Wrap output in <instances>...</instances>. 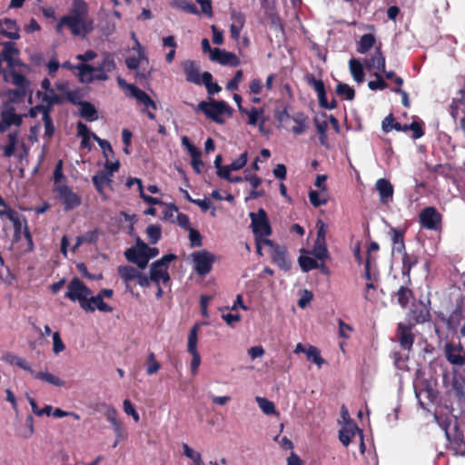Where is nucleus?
Wrapping results in <instances>:
<instances>
[{"label":"nucleus","mask_w":465,"mask_h":465,"mask_svg":"<svg viewBox=\"0 0 465 465\" xmlns=\"http://www.w3.org/2000/svg\"><path fill=\"white\" fill-rule=\"evenodd\" d=\"M92 294V291L78 278H73L67 285L65 297L72 302H78L81 308L85 312H94V308L90 305L88 297Z\"/></svg>","instance_id":"1"},{"label":"nucleus","mask_w":465,"mask_h":465,"mask_svg":"<svg viewBox=\"0 0 465 465\" xmlns=\"http://www.w3.org/2000/svg\"><path fill=\"white\" fill-rule=\"evenodd\" d=\"M197 108L203 113L207 118L220 124L225 122L223 117V114L228 116H232V107L224 101L212 100L210 103L202 101L198 104Z\"/></svg>","instance_id":"2"},{"label":"nucleus","mask_w":465,"mask_h":465,"mask_svg":"<svg viewBox=\"0 0 465 465\" xmlns=\"http://www.w3.org/2000/svg\"><path fill=\"white\" fill-rule=\"evenodd\" d=\"M64 26H67L74 35H85L93 30V21L74 15H64L57 24V32H61Z\"/></svg>","instance_id":"3"},{"label":"nucleus","mask_w":465,"mask_h":465,"mask_svg":"<svg viewBox=\"0 0 465 465\" xmlns=\"http://www.w3.org/2000/svg\"><path fill=\"white\" fill-rule=\"evenodd\" d=\"M249 216L255 239H267L266 237L270 236L272 231L265 210L260 208L257 213H250Z\"/></svg>","instance_id":"4"},{"label":"nucleus","mask_w":465,"mask_h":465,"mask_svg":"<svg viewBox=\"0 0 465 465\" xmlns=\"http://www.w3.org/2000/svg\"><path fill=\"white\" fill-rule=\"evenodd\" d=\"M176 259V255L170 253L163 255L161 259L153 262L150 268V279L155 283H166L170 281L168 267L171 262Z\"/></svg>","instance_id":"5"},{"label":"nucleus","mask_w":465,"mask_h":465,"mask_svg":"<svg viewBox=\"0 0 465 465\" xmlns=\"http://www.w3.org/2000/svg\"><path fill=\"white\" fill-rule=\"evenodd\" d=\"M263 245L270 247V255L273 263L281 270L288 272L292 267L291 260L288 257L287 248L275 243L270 239L262 240Z\"/></svg>","instance_id":"6"},{"label":"nucleus","mask_w":465,"mask_h":465,"mask_svg":"<svg viewBox=\"0 0 465 465\" xmlns=\"http://www.w3.org/2000/svg\"><path fill=\"white\" fill-rule=\"evenodd\" d=\"M419 223L426 230L440 231L442 226V214L434 206L425 207L419 213Z\"/></svg>","instance_id":"7"},{"label":"nucleus","mask_w":465,"mask_h":465,"mask_svg":"<svg viewBox=\"0 0 465 465\" xmlns=\"http://www.w3.org/2000/svg\"><path fill=\"white\" fill-rule=\"evenodd\" d=\"M193 262V269L200 276H205L213 269V264L215 262V255L207 250H201L192 253Z\"/></svg>","instance_id":"8"},{"label":"nucleus","mask_w":465,"mask_h":465,"mask_svg":"<svg viewBox=\"0 0 465 465\" xmlns=\"http://www.w3.org/2000/svg\"><path fill=\"white\" fill-rule=\"evenodd\" d=\"M459 97L453 98L450 106V114L455 123L459 122L457 130H460L465 135V92L460 90Z\"/></svg>","instance_id":"9"},{"label":"nucleus","mask_w":465,"mask_h":465,"mask_svg":"<svg viewBox=\"0 0 465 465\" xmlns=\"http://www.w3.org/2000/svg\"><path fill=\"white\" fill-rule=\"evenodd\" d=\"M55 191L57 193V198L64 204L65 211L75 209L81 205V196L74 193L68 185H59Z\"/></svg>","instance_id":"10"},{"label":"nucleus","mask_w":465,"mask_h":465,"mask_svg":"<svg viewBox=\"0 0 465 465\" xmlns=\"http://www.w3.org/2000/svg\"><path fill=\"white\" fill-rule=\"evenodd\" d=\"M79 81L84 84H91L94 80L105 81L108 79L107 73L97 71L95 66L88 64H77Z\"/></svg>","instance_id":"11"},{"label":"nucleus","mask_w":465,"mask_h":465,"mask_svg":"<svg viewBox=\"0 0 465 465\" xmlns=\"http://www.w3.org/2000/svg\"><path fill=\"white\" fill-rule=\"evenodd\" d=\"M307 82L309 85L312 86L314 90L317 92L319 104L321 107L329 110H332L337 107V102L335 98H332L331 102H328L326 96V90L322 80H318L314 77V75L310 74L307 76Z\"/></svg>","instance_id":"12"},{"label":"nucleus","mask_w":465,"mask_h":465,"mask_svg":"<svg viewBox=\"0 0 465 465\" xmlns=\"http://www.w3.org/2000/svg\"><path fill=\"white\" fill-rule=\"evenodd\" d=\"M444 355L447 361L456 366L465 364V350L460 343L446 342L444 346Z\"/></svg>","instance_id":"13"},{"label":"nucleus","mask_w":465,"mask_h":465,"mask_svg":"<svg viewBox=\"0 0 465 465\" xmlns=\"http://www.w3.org/2000/svg\"><path fill=\"white\" fill-rule=\"evenodd\" d=\"M413 324L399 322L396 329V336L401 347L403 350L411 351L415 336L412 333Z\"/></svg>","instance_id":"14"},{"label":"nucleus","mask_w":465,"mask_h":465,"mask_svg":"<svg viewBox=\"0 0 465 465\" xmlns=\"http://www.w3.org/2000/svg\"><path fill=\"white\" fill-rule=\"evenodd\" d=\"M446 438L450 443V449L454 452V455H465L464 433L459 429L456 421L453 426V431L447 433Z\"/></svg>","instance_id":"15"},{"label":"nucleus","mask_w":465,"mask_h":465,"mask_svg":"<svg viewBox=\"0 0 465 465\" xmlns=\"http://www.w3.org/2000/svg\"><path fill=\"white\" fill-rule=\"evenodd\" d=\"M19 53L14 42H5L3 44L1 61L6 62L9 69H15L23 64L18 57Z\"/></svg>","instance_id":"16"},{"label":"nucleus","mask_w":465,"mask_h":465,"mask_svg":"<svg viewBox=\"0 0 465 465\" xmlns=\"http://www.w3.org/2000/svg\"><path fill=\"white\" fill-rule=\"evenodd\" d=\"M141 245L142 240L137 238L136 245L125 250L124 256L128 262L136 264L139 269L143 270L146 268L147 263L145 253Z\"/></svg>","instance_id":"17"},{"label":"nucleus","mask_w":465,"mask_h":465,"mask_svg":"<svg viewBox=\"0 0 465 465\" xmlns=\"http://www.w3.org/2000/svg\"><path fill=\"white\" fill-rule=\"evenodd\" d=\"M439 318L446 323V327L450 331H457L462 320L464 319V312L461 304H456L450 314L446 317L443 313H440Z\"/></svg>","instance_id":"18"},{"label":"nucleus","mask_w":465,"mask_h":465,"mask_svg":"<svg viewBox=\"0 0 465 465\" xmlns=\"http://www.w3.org/2000/svg\"><path fill=\"white\" fill-rule=\"evenodd\" d=\"M211 60L222 65H231L234 67L241 64L239 57L235 54L219 48H213Z\"/></svg>","instance_id":"19"},{"label":"nucleus","mask_w":465,"mask_h":465,"mask_svg":"<svg viewBox=\"0 0 465 465\" xmlns=\"http://www.w3.org/2000/svg\"><path fill=\"white\" fill-rule=\"evenodd\" d=\"M13 223L14 231H15V238L16 240L20 239L21 237V232L23 228V223H25L24 227V235L26 238V240L32 243V236L30 233V231L26 225V221L23 215H21L18 212L17 213H11L10 218L8 219Z\"/></svg>","instance_id":"20"},{"label":"nucleus","mask_w":465,"mask_h":465,"mask_svg":"<svg viewBox=\"0 0 465 465\" xmlns=\"http://www.w3.org/2000/svg\"><path fill=\"white\" fill-rule=\"evenodd\" d=\"M359 433L362 440L361 431L359 430L357 424L353 420H349L339 431V440L344 446H348L351 443V439Z\"/></svg>","instance_id":"21"},{"label":"nucleus","mask_w":465,"mask_h":465,"mask_svg":"<svg viewBox=\"0 0 465 465\" xmlns=\"http://www.w3.org/2000/svg\"><path fill=\"white\" fill-rule=\"evenodd\" d=\"M19 31L15 20L10 18L0 19V35L12 40H17L20 37Z\"/></svg>","instance_id":"22"},{"label":"nucleus","mask_w":465,"mask_h":465,"mask_svg":"<svg viewBox=\"0 0 465 465\" xmlns=\"http://www.w3.org/2000/svg\"><path fill=\"white\" fill-rule=\"evenodd\" d=\"M375 186L379 192L381 203H387L392 200L394 189L389 180L380 178L377 180Z\"/></svg>","instance_id":"23"},{"label":"nucleus","mask_w":465,"mask_h":465,"mask_svg":"<svg viewBox=\"0 0 465 465\" xmlns=\"http://www.w3.org/2000/svg\"><path fill=\"white\" fill-rule=\"evenodd\" d=\"M182 66L187 82L201 84L200 66L194 61L186 60L183 62Z\"/></svg>","instance_id":"24"},{"label":"nucleus","mask_w":465,"mask_h":465,"mask_svg":"<svg viewBox=\"0 0 465 465\" xmlns=\"http://www.w3.org/2000/svg\"><path fill=\"white\" fill-rule=\"evenodd\" d=\"M364 64L369 70L376 68L385 72V56L381 52V45L375 48L374 53L370 58L364 60Z\"/></svg>","instance_id":"25"},{"label":"nucleus","mask_w":465,"mask_h":465,"mask_svg":"<svg viewBox=\"0 0 465 465\" xmlns=\"http://www.w3.org/2000/svg\"><path fill=\"white\" fill-rule=\"evenodd\" d=\"M401 273L404 277L407 278V284L411 282V269L418 263L419 259L418 256L414 253H408L406 251L401 252Z\"/></svg>","instance_id":"26"},{"label":"nucleus","mask_w":465,"mask_h":465,"mask_svg":"<svg viewBox=\"0 0 465 465\" xmlns=\"http://www.w3.org/2000/svg\"><path fill=\"white\" fill-rule=\"evenodd\" d=\"M26 116V114L21 115L17 114L15 113V107L11 106L6 109H4L1 112V119L5 123V125L8 127L15 125V126H21L23 124V117Z\"/></svg>","instance_id":"27"},{"label":"nucleus","mask_w":465,"mask_h":465,"mask_svg":"<svg viewBox=\"0 0 465 465\" xmlns=\"http://www.w3.org/2000/svg\"><path fill=\"white\" fill-rule=\"evenodd\" d=\"M414 323H425L430 320V310L423 304L414 305L410 312Z\"/></svg>","instance_id":"28"},{"label":"nucleus","mask_w":465,"mask_h":465,"mask_svg":"<svg viewBox=\"0 0 465 465\" xmlns=\"http://www.w3.org/2000/svg\"><path fill=\"white\" fill-rule=\"evenodd\" d=\"M292 120L296 124L292 129L296 135L303 134L309 128V117L302 112L294 114Z\"/></svg>","instance_id":"29"},{"label":"nucleus","mask_w":465,"mask_h":465,"mask_svg":"<svg viewBox=\"0 0 465 465\" xmlns=\"http://www.w3.org/2000/svg\"><path fill=\"white\" fill-rule=\"evenodd\" d=\"M4 360L10 365H15L26 371H29L32 374V376L35 373V371L32 370L29 362L22 357H19L13 353H7L6 355L4 356Z\"/></svg>","instance_id":"30"},{"label":"nucleus","mask_w":465,"mask_h":465,"mask_svg":"<svg viewBox=\"0 0 465 465\" xmlns=\"http://www.w3.org/2000/svg\"><path fill=\"white\" fill-rule=\"evenodd\" d=\"M117 272L127 286L131 281L137 279L140 272L136 268L130 265H121L117 268Z\"/></svg>","instance_id":"31"},{"label":"nucleus","mask_w":465,"mask_h":465,"mask_svg":"<svg viewBox=\"0 0 465 465\" xmlns=\"http://www.w3.org/2000/svg\"><path fill=\"white\" fill-rule=\"evenodd\" d=\"M392 251L401 253L405 251L404 232L398 228H391Z\"/></svg>","instance_id":"32"},{"label":"nucleus","mask_w":465,"mask_h":465,"mask_svg":"<svg viewBox=\"0 0 465 465\" xmlns=\"http://www.w3.org/2000/svg\"><path fill=\"white\" fill-rule=\"evenodd\" d=\"M398 303L401 308L405 309L408 307L411 299H413V292L407 285L401 286L396 292Z\"/></svg>","instance_id":"33"},{"label":"nucleus","mask_w":465,"mask_h":465,"mask_svg":"<svg viewBox=\"0 0 465 465\" xmlns=\"http://www.w3.org/2000/svg\"><path fill=\"white\" fill-rule=\"evenodd\" d=\"M349 67L353 79L357 83H362L364 81V70L361 63L356 58H351L349 61Z\"/></svg>","instance_id":"34"},{"label":"nucleus","mask_w":465,"mask_h":465,"mask_svg":"<svg viewBox=\"0 0 465 465\" xmlns=\"http://www.w3.org/2000/svg\"><path fill=\"white\" fill-rule=\"evenodd\" d=\"M80 115L89 122L95 121L98 118L97 110L90 102L80 103Z\"/></svg>","instance_id":"35"},{"label":"nucleus","mask_w":465,"mask_h":465,"mask_svg":"<svg viewBox=\"0 0 465 465\" xmlns=\"http://www.w3.org/2000/svg\"><path fill=\"white\" fill-rule=\"evenodd\" d=\"M134 183H137L139 191H140V197L146 203H148L150 205H162V204H163L162 200H160L158 198H155V197H153V196H150V195H147V194H145L143 193V183H142V181L140 179H138V178L131 179V180L128 181L127 184H128V186H132V184Z\"/></svg>","instance_id":"36"},{"label":"nucleus","mask_w":465,"mask_h":465,"mask_svg":"<svg viewBox=\"0 0 465 465\" xmlns=\"http://www.w3.org/2000/svg\"><path fill=\"white\" fill-rule=\"evenodd\" d=\"M376 39L371 34H364L357 46V52L360 54H366L369 52L375 45Z\"/></svg>","instance_id":"37"},{"label":"nucleus","mask_w":465,"mask_h":465,"mask_svg":"<svg viewBox=\"0 0 465 465\" xmlns=\"http://www.w3.org/2000/svg\"><path fill=\"white\" fill-rule=\"evenodd\" d=\"M33 377L36 380L46 381V382L53 384L54 386H57V387H63L65 384V382L62 379H60L59 377L54 376L49 372L35 371Z\"/></svg>","instance_id":"38"},{"label":"nucleus","mask_w":465,"mask_h":465,"mask_svg":"<svg viewBox=\"0 0 465 465\" xmlns=\"http://www.w3.org/2000/svg\"><path fill=\"white\" fill-rule=\"evenodd\" d=\"M92 182L96 191L100 194H103L104 184L111 183L112 179L109 177L108 173H105V172H98L92 177Z\"/></svg>","instance_id":"39"},{"label":"nucleus","mask_w":465,"mask_h":465,"mask_svg":"<svg viewBox=\"0 0 465 465\" xmlns=\"http://www.w3.org/2000/svg\"><path fill=\"white\" fill-rule=\"evenodd\" d=\"M133 97H134L139 104H142L146 107H150L153 110L157 109L155 102L149 96L147 93H145L140 88L134 89V94Z\"/></svg>","instance_id":"40"},{"label":"nucleus","mask_w":465,"mask_h":465,"mask_svg":"<svg viewBox=\"0 0 465 465\" xmlns=\"http://www.w3.org/2000/svg\"><path fill=\"white\" fill-rule=\"evenodd\" d=\"M307 360L312 361L320 369L325 363V360L321 356L320 351L313 345H309L306 350Z\"/></svg>","instance_id":"41"},{"label":"nucleus","mask_w":465,"mask_h":465,"mask_svg":"<svg viewBox=\"0 0 465 465\" xmlns=\"http://www.w3.org/2000/svg\"><path fill=\"white\" fill-rule=\"evenodd\" d=\"M172 6L187 14L199 15V11L196 5L188 0H174L172 4Z\"/></svg>","instance_id":"42"},{"label":"nucleus","mask_w":465,"mask_h":465,"mask_svg":"<svg viewBox=\"0 0 465 465\" xmlns=\"http://www.w3.org/2000/svg\"><path fill=\"white\" fill-rule=\"evenodd\" d=\"M7 144L4 147V156L6 158H10L15 154L18 135L17 133H10L7 135Z\"/></svg>","instance_id":"43"},{"label":"nucleus","mask_w":465,"mask_h":465,"mask_svg":"<svg viewBox=\"0 0 465 465\" xmlns=\"http://www.w3.org/2000/svg\"><path fill=\"white\" fill-rule=\"evenodd\" d=\"M88 301H90V305L94 308V312L95 309L104 312H111L113 311V308L104 302L102 295L97 294L90 298L88 297Z\"/></svg>","instance_id":"44"},{"label":"nucleus","mask_w":465,"mask_h":465,"mask_svg":"<svg viewBox=\"0 0 465 465\" xmlns=\"http://www.w3.org/2000/svg\"><path fill=\"white\" fill-rule=\"evenodd\" d=\"M336 94L346 100H353L355 97V90L349 84L344 83H339L336 85Z\"/></svg>","instance_id":"45"},{"label":"nucleus","mask_w":465,"mask_h":465,"mask_svg":"<svg viewBox=\"0 0 465 465\" xmlns=\"http://www.w3.org/2000/svg\"><path fill=\"white\" fill-rule=\"evenodd\" d=\"M183 454L192 460V465H203L202 455L200 452L193 450L187 443L183 444Z\"/></svg>","instance_id":"46"},{"label":"nucleus","mask_w":465,"mask_h":465,"mask_svg":"<svg viewBox=\"0 0 465 465\" xmlns=\"http://www.w3.org/2000/svg\"><path fill=\"white\" fill-rule=\"evenodd\" d=\"M312 254L318 260L324 261L329 256V252L325 242L316 241Z\"/></svg>","instance_id":"47"},{"label":"nucleus","mask_w":465,"mask_h":465,"mask_svg":"<svg viewBox=\"0 0 465 465\" xmlns=\"http://www.w3.org/2000/svg\"><path fill=\"white\" fill-rule=\"evenodd\" d=\"M146 374L151 376L156 373L161 369V364L157 361L155 354L149 352L146 358Z\"/></svg>","instance_id":"48"},{"label":"nucleus","mask_w":465,"mask_h":465,"mask_svg":"<svg viewBox=\"0 0 465 465\" xmlns=\"http://www.w3.org/2000/svg\"><path fill=\"white\" fill-rule=\"evenodd\" d=\"M299 264L304 272L317 269L319 266V262L315 259L306 255L299 257Z\"/></svg>","instance_id":"49"},{"label":"nucleus","mask_w":465,"mask_h":465,"mask_svg":"<svg viewBox=\"0 0 465 465\" xmlns=\"http://www.w3.org/2000/svg\"><path fill=\"white\" fill-rule=\"evenodd\" d=\"M73 15L74 16H79L83 19H86L87 15V5L84 0H74L73 1Z\"/></svg>","instance_id":"50"},{"label":"nucleus","mask_w":465,"mask_h":465,"mask_svg":"<svg viewBox=\"0 0 465 465\" xmlns=\"http://www.w3.org/2000/svg\"><path fill=\"white\" fill-rule=\"evenodd\" d=\"M198 325H193L188 336L187 350L189 353L197 352Z\"/></svg>","instance_id":"51"},{"label":"nucleus","mask_w":465,"mask_h":465,"mask_svg":"<svg viewBox=\"0 0 465 465\" xmlns=\"http://www.w3.org/2000/svg\"><path fill=\"white\" fill-rule=\"evenodd\" d=\"M10 74L12 76V82L17 88L29 89L30 84L26 77L21 73H17L15 69H11Z\"/></svg>","instance_id":"52"},{"label":"nucleus","mask_w":465,"mask_h":465,"mask_svg":"<svg viewBox=\"0 0 465 465\" xmlns=\"http://www.w3.org/2000/svg\"><path fill=\"white\" fill-rule=\"evenodd\" d=\"M146 234L149 242L152 244H155L161 239L162 229L160 225L151 224L146 228Z\"/></svg>","instance_id":"53"},{"label":"nucleus","mask_w":465,"mask_h":465,"mask_svg":"<svg viewBox=\"0 0 465 465\" xmlns=\"http://www.w3.org/2000/svg\"><path fill=\"white\" fill-rule=\"evenodd\" d=\"M29 89L16 88L8 92L9 101L14 104H18L24 101Z\"/></svg>","instance_id":"54"},{"label":"nucleus","mask_w":465,"mask_h":465,"mask_svg":"<svg viewBox=\"0 0 465 465\" xmlns=\"http://www.w3.org/2000/svg\"><path fill=\"white\" fill-rule=\"evenodd\" d=\"M256 401L263 413H265L267 415L276 413L275 405L272 401H269L266 398H261V397H257Z\"/></svg>","instance_id":"55"},{"label":"nucleus","mask_w":465,"mask_h":465,"mask_svg":"<svg viewBox=\"0 0 465 465\" xmlns=\"http://www.w3.org/2000/svg\"><path fill=\"white\" fill-rule=\"evenodd\" d=\"M244 114L248 115V124L255 126L258 124L259 117L263 115L264 110L262 108L252 107L251 110H247V113Z\"/></svg>","instance_id":"56"},{"label":"nucleus","mask_w":465,"mask_h":465,"mask_svg":"<svg viewBox=\"0 0 465 465\" xmlns=\"http://www.w3.org/2000/svg\"><path fill=\"white\" fill-rule=\"evenodd\" d=\"M242 78L243 71L242 69L237 70L233 77L227 83L226 89L231 92L238 90L239 84L242 82Z\"/></svg>","instance_id":"57"},{"label":"nucleus","mask_w":465,"mask_h":465,"mask_svg":"<svg viewBox=\"0 0 465 465\" xmlns=\"http://www.w3.org/2000/svg\"><path fill=\"white\" fill-rule=\"evenodd\" d=\"M373 75L375 76L376 80L375 81H370L368 83V87L371 91L383 90V89L387 88L388 84L384 81V79L382 78V76L381 75L380 73H374Z\"/></svg>","instance_id":"58"},{"label":"nucleus","mask_w":465,"mask_h":465,"mask_svg":"<svg viewBox=\"0 0 465 465\" xmlns=\"http://www.w3.org/2000/svg\"><path fill=\"white\" fill-rule=\"evenodd\" d=\"M43 121L45 124V135L47 136L48 138H51L54 135L55 129L53 123V119L47 111L45 112Z\"/></svg>","instance_id":"59"},{"label":"nucleus","mask_w":465,"mask_h":465,"mask_svg":"<svg viewBox=\"0 0 465 465\" xmlns=\"http://www.w3.org/2000/svg\"><path fill=\"white\" fill-rule=\"evenodd\" d=\"M423 125H424V124L422 122H417V121H413L411 124L410 128H411V129L410 131L411 132L412 139L417 140L424 135L425 132H424Z\"/></svg>","instance_id":"60"},{"label":"nucleus","mask_w":465,"mask_h":465,"mask_svg":"<svg viewBox=\"0 0 465 465\" xmlns=\"http://www.w3.org/2000/svg\"><path fill=\"white\" fill-rule=\"evenodd\" d=\"M309 200L312 206L320 207L322 205H325L327 203V198L321 197L320 193L317 191L311 190L309 192Z\"/></svg>","instance_id":"61"},{"label":"nucleus","mask_w":465,"mask_h":465,"mask_svg":"<svg viewBox=\"0 0 465 465\" xmlns=\"http://www.w3.org/2000/svg\"><path fill=\"white\" fill-rule=\"evenodd\" d=\"M97 71H104L106 73L112 72L115 69L116 65L110 56H106L97 66Z\"/></svg>","instance_id":"62"},{"label":"nucleus","mask_w":465,"mask_h":465,"mask_svg":"<svg viewBox=\"0 0 465 465\" xmlns=\"http://www.w3.org/2000/svg\"><path fill=\"white\" fill-rule=\"evenodd\" d=\"M106 420L112 424V426H116L122 423L121 420L118 418L117 411L114 407L109 406L105 411Z\"/></svg>","instance_id":"63"},{"label":"nucleus","mask_w":465,"mask_h":465,"mask_svg":"<svg viewBox=\"0 0 465 465\" xmlns=\"http://www.w3.org/2000/svg\"><path fill=\"white\" fill-rule=\"evenodd\" d=\"M247 152H243L240 156L235 159L230 165V169L232 171H239L242 169L247 163Z\"/></svg>","instance_id":"64"}]
</instances>
